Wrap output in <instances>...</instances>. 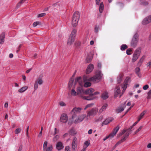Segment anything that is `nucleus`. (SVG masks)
<instances>
[{
    "label": "nucleus",
    "instance_id": "obj_4",
    "mask_svg": "<svg viewBox=\"0 0 151 151\" xmlns=\"http://www.w3.org/2000/svg\"><path fill=\"white\" fill-rule=\"evenodd\" d=\"M86 117L85 114H82L77 117V115L74 114L72 116V119L75 124L78 123L82 122Z\"/></svg>",
    "mask_w": 151,
    "mask_h": 151
},
{
    "label": "nucleus",
    "instance_id": "obj_55",
    "mask_svg": "<svg viewBox=\"0 0 151 151\" xmlns=\"http://www.w3.org/2000/svg\"><path fill=\"white\" fill-rule=\"evenodd\" d=\"M112 138V137H111V136H110V134H109V135L108 136H106L105 138H104L103 139V140L104 141H105L106 139H107L108 138Z\"/></svg>",
    "mask_w": 151,
    "mask_h": 151
},
{
    "label": "nucleus",
    "instance_id": "obj_23",
    "mask_svg": "<svg viewBox=\"0 0 151 151\" xmlns=\"http://www.w3.org/2000/svg\"><path fill=\"white\" fill-rule=\"evenodd\" d=\"M107 104H104L102 107L99 110V113L101 114L103 111H105L107 106Z\"/></svg>",
    "mask_w": 151,
    "mask_h": 151
},
{
    "label": "nucleus",
    "instance_id": "obj_20",
    "mask_svg": "<svg viewBox=\"0 0 151 151\" xmlns=\"http://www.w3.org/2000/svg\"><path fill=\"white\" fill-rule=\"evenodd\" d=\"M75 37H73L69 36L68 38L67 44L68 45H70L72 44L74 41Z\"/></svg>",
    "mask_w": 151,
    "mask_h": 151
},
{
    "label": "nucleus",
    "instance_id": "obj_30",
    "mask_svg": "<svg viewBox=\"0 0 151 151\" xmlns=\"http://www.w3.org/2000/svg\"><path fill=\"white\" fill-rule=\"evenodd\" d=\"M135 71L138 77H139V78H140L141 77V74L140 73L139 71H140V68H139L137 67L135 69Z\"/></svg>",
    "mask_w": 151,
    "mask_h": 151
},
{
    "label": "nucleus",
    "instance_id": "obj_43",
    "mask_svg": "<svg viewBox=\"0 0 151 151\" xmlns=\"http://www.w3.org/2000/svg\"><path fill=\"white\" fill-rule=\"evenodd\" d=\"M128 47L125 44L122 45L121 47V49L122 50H125Z\"/></svg>",
    "mask_w": 151,
    "mask_h": 151
},
{
    "label": "nucleus",
    "instance_id": "obj_21",
    "mask_svg": "<svg viewBox=\"0 0 151 151\" xmlns=\"http://www.w3.org/2000/svg\"><path fill=\"white\" fill-rule=\"evenodd\" d=\"M94 91V90L92 88H90L87 89L84 92L85 94H89V95Z\"/></svg>",
    "mask_w": 151,
    "mask_h": 151
},
{
    "label": "nucleus",
    "instance_id": "obj_12",
    "mask_svg": "<svg viewBox=\"0 0 151 151\" xmlns=\"http://www.w3.org/2000/svg\"><path fill=\"white\" fill-rule=\"evenodd\" d=\"M82 109L80 107H75L71 111V114L73 115L78 114L81 112V110Z\"/></svg>",
    "mask_w": 151,
    "mask_h": 151
},
{
    "label": "nucleus",
    "instance_id": "obj_25",
    "mask_svg": "<svg viewBox=\"0 0 151 151\" xmlns=\"http://www.w3.org/2000/svg\"><path fill=\"white\" fill-rule=\"evenodd\" d=\"M109 97L108 93L106 92H104L102 94L101 97L103 99H106Z\"/></svg>",
    "mask_w": 151,
    "mask_h": 151
},
{
    "label": "nucleus",
    "instance_id": "obj_14",
    "mask_svg": "<svg viewBox=\"0 0 151 151\" xmlns=\"http://www.w3.org/2000/svg\"><path fill=\"white\" fill-rule=\"evenodd\" d=\"M114 91V97L115 98H116L118 96L119 94H120L121 90L120 86H116Z\"/></svg>",
    "mask_w": 151,
    "mask_h": 151
},
{
    "label": "nucleus",
    "instance_id": "obj_35",
    "mask_svg": "<svg viewBox=\"0 0 151 151\" xmlns=\"http://www.w3.org/2000/svg\"><path fill=\"white\" fill-rule=\"evenodd\" d=\"M35 81L40 85H42L43 83V80L40 78H39Z\"/></svg>",
    "mask_w": 151,
    "mask_h": 151
},
{
    "label": "nucleus",
    "instance_id": "obj_40",
    "mask_svg": "<svg viewBox=\"0 0 151 151\" xmlns=\"http://www.w3.org/2000/svg\"><path fill=\"white\" fill-rule=\"evenodd\" d=\"M76 32V30L75 29H73L70 36L71 37L72 36L73 37H75Z\"/></svg>",
    "mask_w": 151,
    "mask_h": 151
},
{
    "label": "nucleus",
    "instance_id": "obj_5",
    "mask_svg": "<svg viewBox=\"0 0 151 151\" xmlns=\"http://www.w3.org/2000/svg\"><path fill=\"white\" fill-rule=\"evenodd\" d=\"M139 41V35L136 33L134 35L130 42L131 46L133 47H135L137 45Z\"/></svg>",
    "mask_w": 151,
    "mask_h": 151
},
{
    "label": "nucleus",
    "instance_id": "obj_48",
    "mask_svg": "<svg viewBox=\"0 0 151 151\" xmlns=\"http://www.w3.org/2000/svg\"><path fill=\"white\" fill-rule=\"evenodd\" d=\"M47 141H45L43 146V150H45V149H46L47 148Z\"/></svg>",
    "mask_w": 151,
    "mask_h": 151
},
{
    "label": "nucleus",
    "instance_id": "obj_42",
    "mask_svg": "<svg viewBox=\"0 0 151 151\" xmlns=\"http://www.w3.org/2000/svg\"><path fill=\"white\" fill-rule=\"evenodd\" d=\"M26 0H21V1L19 2L17 5V8H18L20 6L21 4L23 3Z\"/></svg>",
    "mask_w": 151,
    "mask_h": 151
},
{
    "label": "nucleus",
    "instance_id": "obj_26",
    "mask_svg": "<svg viewBox=\"0 0 151 151\" xmlns=\"http://www.w3.org/2000/svg\"><path fill=\"white\" fill-rule=\"evenodd\" d=\"M123 76V74H120L119 75L117 78V81L118 83H120L121 82Z\"/></svg>",
    "mask_w": 151,
    "mask_h": 151
},
{
    "label": "nucleus",
    "instance_id": "obj_45",
    "mask_svg": "<svg viewBox=\"0 0 151 151\" xmlns=\"http://www.w3.org/2000/svg\"><path fill=\"white\" fill-rule=\"evenodd\" d=\"M145 59V57L144 56H143L140 59L139 61V62L138 63V64L139 65H141V64L142 63V62H143L144 59Z\"/></svg>",
    "mask_w": 151,
    "mask_h": 151
},
{
    "label": "nucleus",
    "instance_id": "obj_7",
    "mask_svg": "<svg viewBox=\"0 0 151 151\" xmlns=\"http://www.w3.org/2000/svg\"><path fill=\"white\" fill-rule=\"evenodd\" d=\"M130 82V78L129 77H127L124 82V87H123V90L122 91V95H120V97H121V96H122V95L123 93L124 92L125 90L126 89L127 86L128 84V83H129Z\"/></svg>",
    "mask_w": 151,
    "mask_h": 151
},
{
    "label": "nucleus",
    "instance_id": "obj_29",
    "mask_svg": "<svg viewBox=\"0 0 151 151\" xmlns=\"http://www.w3.org/2000/svg\"><path fill=\"white\" fill-rule=\"evenodd\" d=\"M28 88V87L27 86H24L19 89L18 92L20 93H22L26 90Z\"/></svg>",
    "mask_w": 151,
    "mask_h": 151
},
{
    "label": "nucleus",
    "instance_id": "obj_44",
    "mask_svg": "<svg viewBox=\"0 0 151 151\" xmlns=\"http://www.w3.org/2000/svg\"><path fill=\"white\" fill-rule=\"evenodd\" d=\"M21 131V129L20 128L17 129L15 131V133L16 134H18L20 133Z\"/></svg>",
    "mask_w": 151,
    "mask_h": 151
},
{
    "label": "nucleus",
    "instance_id": "obj_53",
    "mask_svg": "<svg viewBox=\"0 0 151 151\" xmlns=\"http://www.w3.org/2000/svg\"><path fill=\"white\" fill-rule=\"evenodd\" d=\"M142 126H140L139 128L136 131L134 132V134H136L142 128Z\"/></svg>",
    "mask_w": 151,
    "mask_h": 151
},
{
    "label": "nucleus",
    "instance_id": "obj_62",
    "mask_svg": "<svg viewBox=\"0 0 151 151\" xmlns=\"http://www.w3.org/2000/svg\"><path fill=\"white\" fill-rule=\"evenodd\" d=\"M58 132V131L57 130V128H55L54 129V135H55L57 134Z\"/></svg>",
    "mask_w": 151,
    "mask_h": 151
},
{
    "label": "nucleus",
    "instance_id": "obj_13",
    "mask_svg": "<svg viewBox=\"0 0 151 151\" xmlns=\"http://www.w3.org/2000/svg\"><path fill=\"white\" fill-rule=\"evenodd\" d=\"M119 128L120 127L119 125H118L116 127L114 128L112 132L110 134L111 137L113 138L116 135Z\"/></svg>",
    "mask_w": 151,
    "mask_h": 151
},
{
    "label": "nucleus",
    "instance_id": "obj_59",
    "mask_svg": "<svg viewBox=\"0 0 151 151\" xmlns=\"http://www.w3.org/2000/svg\"><path fill=\"white\" fill-rule=\"evenodd\" d=\"M98 68H101V63L99 62L98 63Z\"/></svg>",
    "mask_w": 151,
    "mask_h": 151
},
{
    "label": "nucleus",
    "instance_id": "obj_33",
    "mask_svg": "<svg viewBox=\"0 0 151 151\" xmlns=\"http://www.w3.org/2000/svg\"><path fill=\"white\" fill-rule=\"evenodd\" d=\"M150 21H149L147 17L145 18L143 20L142 22V23L144 24H148L149 23H150Z\"/></svg>",
    "mask_w": 151,
    "mask_h": 151
},
{
    "label": "nucleus",
    "instance_id": "obj_19",
    "mask_svg": "<svg viewBox=\"0 0 151 151\" xmlns=\"http://www.w3.org/2000/svg\"><path fill=\"white\" fill-rule=\"evenodd\" d=\"M5 37V33L3 32L0 35V44H2L4 42Z\"/></svg>",
    "mask_w": 151,
    "mask_h": 151
},
{
    "label": "nucleus",
    "instance_id": "obj_56",
    "mask_svg": "<svg viewBox=\"0 0 151 151\" xmlns=\"http://www.w3.org/2000/svg\"><path fill=\"white\" fill-rule=\"evenodd\" d=\"M149 87V86L148 85H146L143 87V88L144 90H147Z\"/></svg>",
    "mask_w": 151,
    "mask_h": 151
},
{
    "label": "nucleus",
    "instance_id": "obj_24",
    "mask_svg": "<svg viewBox=\"0 0 151 151\" xmlns=\"http://www.w3.org/2000/svg\"><path fill=\"white\" fill-rule=\"evenodd\" d=\"M147 112V111L145 110L142 112L139 115L138 119V122L139 121L143 118V116Z\"/></svg>",
    "mask_w": 151,
    "mask_h": 151
},
{
    "label": "nucleus",
    "instance_id": "obj_36",
    "mask_svg": "<svg viewBox=\"0 0 151 151\" xmlns=\"http://www.w3.org/2000/svg\"><path fill=\"white\" fill-rule=\"evenodd\" d=\"M89 144L90 143L88 141H85L84 143L83 148L82 150H84V151H85L86 148L88 146Z\"/></svg>",
    "mask_w": 151,
    "mask_h": 151
},
{
    "label": "nucleus",
    "instance_id": "obj_47",
    "mask_svg": "<svg viewBox=\"0 0 151 151\" xmlns=\"http://www.w3.org/2000/svg\"><path fill=\"white\" fill-rule=\"evenodd\" d=\"M38 87V84L37 82H35L34 85V89L35 90H37Z\"/></svg>",
    "mask_w": 151,
    "mask_h": 151
},
{
    "label": "nucleus",
    "instance_id": "obj_2",
    "mask_svg": "<svg viewBox=\"0 0 151 151\" xmlns=\"http://www.w3.org/2000/svg\"><path fill=\"white\" fill-rule=\"evenodd\" d=\"M75 83H78L80 85V86L77 88V92L78 94L84 93V92L83 89V84L82 82L81 78V77H78L76 78L75 79Z\"/></svg>",
    "mask_w": 151,
    "mask_h": 151
},
{
    "label": "nucleus",
    "instance_id": "obj_49",
    "mask_svg": "<svg viewBox=\"0 0 151 151\" xmlns=\"http://www.w3.org/2000/svg\"><path fill=\"white\" fill-rule=\"evenodd\" d=\"M132 50L131 49H128L126 51L127 54L128 55H130L131 54V52L132 51Z\"/></svg>",
    "mask_w": 151,
    "mask_h": 151
},
{
    "label": "nucleus",
    "instance_id": "obj_46",
    "mask_svg": "<svg viewBox=\"0 0 151 151\" xmlns=\"http://www.w3.org/2000/svg\"><path fill=\"white\" fill-rule=\"evenodd\" d=\"M59 138V136L58 135H56L53 138V140L54 142L56 141Z\"/></svg>",
    "mask_w": 151,
    "mask_h": 151
},
{
    "label": "nucleus",
    "instance_id": "obj_32",
    "mask_svg": "<svg viewBox=\"0 0 151 151\" xmlns=\"http://www.w3.org/2000/svg\"><path fill=\"white\" fill-rule=\"evenodd\" d=\"M104 4L103 2L100 3L99 7V11L100 13H101L103 12L104 10Z\"/></svg>",
    "mask_w": 151,
    "mask_h": 151
},
{
    "label": "nucleus",
    "instance_id": "obj_60",
    "mask_svg": "<svg viewBox=\"0 0 151 151\" xmlns=\"http://www.w3.org/2000/svg\"><path fill=\"white\" fill-rule=\"evenodd\" d=\"M70 147L69 146H66L65 148V151H69Z\"/></svg>",
    "mask_w": 151,
    "mask_h": 151
},
{
    "label": "nucleus",
    "instance_id": "obj_17",
    "mask_svg": "<svg viewBox=\"0 0 151 151\" xmlns=\"http://www.w3.org/2000/svg\"><path fill=\"white\" fill-rule=\"evenodd\" d=\"M114 119L112 117L109 118L107 119L102 122V126H103L106 125L111 122Z\"/></svg>",
    "mask_w": 151,
    "mask_h": 151
},
{
    "label": "nucleus",
    "instance_id": "obj_8",
    "mask_svg": "<svg viewBox=\"0 0 151 151\" xmlns=\"http://www.w3.org/2000/svg\"><path fill=\"white\" fill-rule=\"evenodd\" d=\"M99 92L97 91L94 92L93 93H91L89 95V96H83V99H86L88 100H92L94 98L93 97V96L94 95H97L99 94Z\"/></svg>",
    "mask_w": 151,
    "mask_h": 151
},
{
    "label": "nucleus",
    "instance_id": "obj_27",
    "mask_svg": "<svg viewBox=\"0 0 151 151\" xmlns=\"http://www.w3.org/2000/svg\"><path fill=\"white\" fill-rule=\"evenodd\" d=\"M69 133L70 135L74 136L76 134L77 132L75 129L72 128L69 131Z\"/></svg>",
    "mask_w": 151,
    "mask_h": 151
},
{
    "label": "nucleus",
    "instance_id": "obj_11",
    "mask_svg": "<svg viewBox=\"0 0 151 151\" xmlns=\"http://www.w3.org/2000/svg\"><path fill=\"white\" fill-rule=\"evenodd\" d=\"M78 141L77 138L74 137L73 139L72 144V148L73 151H75V149L77 147Z\"/></svg>",
    "mask_w": 151,
    "mask_h": 151
},
{
    "label": "nucleus",
    "instance_id": "obj_61",
    "mask_svg": "<svg viewBox=\"0 0 151 151\" xmlns=\"http://www.w3.org/2000/svg\"><path fill=\"white\" fill-rule=\"evenodd\" d=\"M151 65V60L149 61L148 63L147 64V67H150V65Z\"/></svg>",
    "mask_w": 151,
    "mask_h": 151
},
{
    "label": "nucleus",
    "instance_id": "obj_57",
    "mask_svg": "<svg viewBox=\"0 0 151 151\" xmlns=\"http://www.w3.org/2000/svg\"><path fill=\"white\" fill-rule=\"evenodd\" d=\"M99 27L98 26H96L95 27V29H94V31H95V32L96 33H98V32L99 31Z\"/></svg>",
    "mask_w": 151,
    "mask_h": 151
},
{
    "label": "nucleus",
    "instance_id": "obj_31",
    "mask_svg": "<svg viewBox=\"0 0 151 151\" xmlns=\"http://www.w3.org/2000/svg\"><path fill=\"white\" fill-rule=\"evenodd\" d=\"M74 81L73 78H71L68 84V87L70 89L72 86L73 83Z\"/></svg>",
    "mask_w": 151,
    "mask_h": 151
},
{
    "label": "nucleus",
    "instance_id": "obj_39",
    "mask_svg": "<svg viewBox=\"0 0 151 151\" xmlns=\"http://www.w3.org/2000/svg\"><path fill=\"white\" fill-rule=\"evenodd\" d=\"M52 145H50L47 148L45 149V150H43V151H52Z\"/></svg>",
    "mask_w": 151,
    "mask_h": 151
},
{
    "label": "nucleus",
    "instance_id": "obj_38",
    "mask_svg": "<svg viewBox=\"0 0 151 151\" xmlns=\"http://www.w3.org/2000/svg\"><path fill=\"white\" fill-rule=\"evenodd\" d=\"M70 93L71 95L73 96H75L78 94L77 92H76L74 89H72L71 90Z\"/></svg>",
    "mask_w": 151,
    "mask_h": 151
},
{
    "label": "nucleus",
    "instance_id": "obj_28",
    "mask_svg": "<svg viewBox=\"0 0 151 151\" xmlns=\"http://www.w3.org/2000/svg\"><path fill=\"white\" fill-rule=\"evenodd\" d=\"M92 58L93 57L91 55H88L87 56L86 60L87 63H89L91 60Z\"/></svg>",
    "mask_w": 151,
    "mask_h": 151
},
{
    "label": "nucleus",
    "instance_id": "obj_9",
    "mask_svg": "<svg viewBox=\"0 0 151 151\" xmlns=\"http://www.w3.org/2000/svg\"><path fill=\"white\" fill-rule=\"evenodd\" d=\"M68 119V117L66 114L64 113L61 116L60 121L62 122L66 123Z\"/></svg>",
    "mask_w": 151,
    "mask_h": 151
},
{
    "label": "nucleus",
    "instance_id": "obj_22",
    "mask_svg": "<svg viewBox=\"0 0 151 151\" xmlns=\"http://www.w3.org/2000/svg\"><path fill=\"white\" fill-rule=\"evenodd\" d=\"M141 49L142 48L141 47H138L135 50L134 54L139 56L141 52Z\"/></svg>",
    "mask_w": 151,
    "mask_h": 151
},
{
    "label": "nucleus",
    "instance_id": "obj_54",
    "mask_svg": "<svg viewBox=\"0 0 151 151\" xmlns=\"http://www.w3.org/2000/svg\"><path fill=\"white\" fill-rule=\"evenodd\" d=\"M93 104H89L88 105H87L86 107L84 108V109L86 110L87 108H88V107H90L92 106Z\"/></svg>",
    "mask_w": 151,
    "mask_h": 151
},
{
    "label": "nucleus",
    "instance_id": "obj_41",
    "mask_svg": "<svg viewBox=\"0 0 151 151\" xmlns=\"http://www.w3.org/2000/svg\"><path fill=\"white\" fill-rule=\"evenodd\" d=\"M124 110V108L123 107H120L118 108L116 110V112L117 113H119V112H121L122 111Z\"/></svg>",
    "mask_w": 151,
    "mask_h": 151
},
{
    "label": "nucleus",
    "instance_id": "obj_16",
    "mask_svg": "<svg viewBox=\"0 0 151 151\" xmlns=\"http://www.w3.org/2000/svg\"><path fill=\"white\" fill-rule=\"evenodd\" d=\"M94 66L93 64H91L88 66L86 70V73L87 74H89L91 72L93 69Z\"/></svg>",
    "mask_w": 151,
    "mask_h": 151
},
{
    "label": "nucleus",
    "instance_id": "obj_6",
    "mask_svg": "<svg viewBox=\"0 0 151 151\" xmlns=\"http://www.w3.org/2000/svg\"><path fill=\"white\" fill-rule=\"evenodd\" d=\"M98 109L97 108H93L91 109L87 112V118L90 116H93L97 113Z\"/></svg>",
    "mask_w": 151,
    "mask_h": 151
},
{
    "label": "nucleus",
    "instance_id": "obj_15",
    "mask_svg": "<svg viewBox=\"0 0 151 151\" xmlns=\"http://www.w3.org/2000/svg\"><path fill=\"white\" fill-rule=\"evenodd\" d=\"M134 126H133V125H132V126H131L128 129L123 130L121 132L119 133V136L120 137L122 135L124 134L126 132V133H127L128 132H130V134L132 131L131 129Z\"/></svg>",
    "mask_w": 151,
    "mask_h": 151
},
{
    "label": "nucleus",
    "instance_id": "obj_63",
    "mask_svg": "<svg viewBox=\"0 0 151 151\" xmlns=\"http://www.w3.org/2000/svg\"><path fill=\"white\" fill-rule=\"evenodd\" d=\"M22 45L21 44H20L19 45V47H18L17 50L16 51V52L17 53L20 50V49L21 47H22Z\"/></svg>",
    "mask_w": 151,
    "mask_h": 151
},
{
    "label": "nucleus",
    "instance_id": "obj_58",
    "mask_svg": "<svg viewBox=\"0 0 151 151\" xmlns=\"http://www.w3.org/2000/svg\"><path fill=\"white\" fill-rule=\"evenodd\" d=\"M60 105L62 106H64L66 105L65 103L62 101H61L60 102Z\"/></svg>",
    "mask_w": 151,
    "mask_h": 151
},
{
    "label": "nucleus",
    "instance_id": "obj_50",
    "mask_svg": "<svg viewBox=\"0 0 151 151\" xmlns=\"http://www.w3.org/2000/svg\"><path fill=\"white\" fill-rule=\"evenodd\" d=\"M45 15H46V14L45 13H42L41 14H39L38 15L37 17H42L45 16Z\"/></svg>",
    "mask_w": 151,
    "mask_h": 151
},
{
    "label": "nucleus",
    "instance_id": "obj_64",
    "mask_svg": "<svg viewBox=\"0 0 151 151\" xmlns=\"http://www.w3.org/2000/svg\"><path fill=\"white\" fill-rule=\"evenodd\" d=\"M22 149V145H21L19 146L18 151H21Z\"/></svg>",
    "mask_w": 151,
    "mask_h": 151
},
{
    "label": "nucleus",
    "instance_id": "obj_34",
    "mask_svg": "<svg viewBox=\"0 0 151 151\" xmlns=\"http://www.w3.org/2000/svg\"><path fill=\"white\" fill-rule=\"evenodd\" d=\"M139 56H138V55H136L135 54H134L133 55V58L132 59V62H134L135 61L137 60V59L138 58Z\"/></svg>",
    "mask_w": 151,
    "mask_h": 151
},
{
    "label": "nucleus",
    "instance_id": "obj_10",
    "mask_svg": "<svg viewBox=\"0 0 151 151\" xmlns=\"http://www.w3.org/2000/svg\"><path fill=\"white\" fill-rule=\"evenodd\" d=\"M130 134V132H128L127 133H126L124 135V137L116 144V146H117L120 144H121V143L125 141L129 135Z\"/></svg>",
    "mask_w": 151,
    "mask_h": 151
},
{
    "label": "nucleus",
    "instance_id": "obj_3",
    "mask_svg": "<svg viewBox=\"0 0 151 151\" xmlns=\"http://www.w3.org/2000/svg\"><path fill=\"white\" fill-rule=\"evenodd\" d=\"M79 18V12L78 11H76L73 14L72 20V24L73 27L77 25Z\"/></svg>",
    "mask_w": 151,
    "mask_h": 151
},
{
    "label": "nucleus",
    "instance_id": "obj_52",
    "mask_svg": "<svg viewBox=\"0 0 151 151\" xmlns=\"http://www.w3.org/2000/svg\"><path fill=\"white\" fill-rule=\"evenodd\" d=\"M81 43L80 41H77L75 42V45L76 46H79L81 45Z\"/></svg>",
    "mask_w": 151,
    "mask_h": 151
},
{
    "label": "nucleus",
    "instance_id": "obj_1",
    "mask_svg": "<svg viewBox=\"0 0 151 151\" xmlns=\"http://www.w3.org/2000/svg\"><path fill=\"white\" fill-rule=\"evenodd\" d=\"M102 75L101 72L98 71L96 72L95 75L92 78H90L88 76H84L83 77V80L84 82L92 81L94 83H97L101 79Z\"/></svg>",
    "mask_w": 151,
    "mask_h": 151
},
{
    "label": "nucleus",
    "instance_id": "obj_18",
    "mask_svg": "<svg viewBox=\"0 0 151 151\" xmlns=\"http://www.w3.org/2000/svg\"><path fill=\"white\" fill-rule=\"evenodd\" d=\"M56 148L58 150H60L64 148V146L61 142H58L56 146Z\"/></svg>",
    "mask_w": 151,
    "mask_h": 151
},
{
    "label": "nucleus",
    "instance_id": "obj_37",
    "mask_svg": "<svg viewBox=\"0 0 151 151\" xmlns=\"http://www.w3.org/2000/svg\"><path fill=\"white\" fill-rule=\"evenodd\" d=\"M84 85V86L85 87H88L91 86V83L90 82V81L85 82Z\"/></svg>",
    "mask_w": 151,
    "mask_h": 151
},
{
    "label": "nucleus",
    "instance_id": "obj_51",
    "mask_svg": "<svg viewBox=\"0 0 151 151\" xmlns=\"http://www.w3.org/2000/svg\"><path fill=\"white\" fill-rule=\"evenodd\" d=\"M40 23L39 22H35L33 24V26L34 27H35L38 25Z\"/></svg>",
    "mask_w": 151,
    "mask_h": 151
}]
</instances>
